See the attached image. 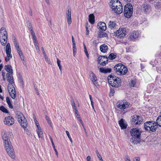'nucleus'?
Returning a JSON list of instances; mask_svg holds the SVG:
<instances>
[{
	"instance_id": "36",
	"label": "nucleus",
	"mask_w": 161,
	"mask_h": 161,
	"mask_svg": "<svg viewBox=\"0 0 161 161\" xmlns=\"http://www.w3.org/2000/svg\"><path fill=\"white\" fill-rule=\"evenodd\" d=\"M108 57H106L105 60H103V61L102 62H100L99 61V63H98L101 65H104L108 63Z\"/></svg>"
},
{
	"instance_id": "42",
	"label": "nucleus",
	"mask_w": 161,
	"mask_h": 161,
	"mask_svg": "<svg viewBox=\"0 0 161 161\" xmlns=\"http://www.w3.org/2000/svg\"><path fill=\"white\" fill-rule=\"evenodd\" d=\"M30 31L31 32V34L32 35V39H33L34 38H36V36L35 35V33L33 31V29H31Z\"/></svg>"
},
{
	"instance_id": "3",
	"label": "nucleus",
	"mask_w": 161,
	"mask_h": 161,
	"mask_svg": "<svg viewBox=\"0 0 161 161\" xmlns=\"http://www.w3.org/2000/svg\"><path fill=\"white\" fill-rule=\"evenodd\" d=\"M108 80L109 83L113 87L118 88L121 86V80L119 77L110 75L108 76Z\"/></svg>"
},
{
	"instance_id": "29",
	"label": "nucleus",
	"mask_w": 161,
	"mask_h": 161,
	"mask_svg": "<svg viewBox=\"0 0 161 161\" xmlns=\"http://www.w3.org/2000/svg\"><path fill=\"white\" fill-rule=\"evenodd\" d=\"M156 124L157 126L158 125L161 127V116H159L157 118L156 121Z\"/></svg>"
},
{
	"instance_id": "49",
	"label": "nucleus",
	"mask_w": 161,
	"mask_h": 161,
	"mask_svg": "<svg viewBox=\"0 0 161 161\" xmlns=\"http://www.w3.org/2000/svg\"><path fill=\"white\" fill-rule=\"evenodd\" d=\"M35 122L36 123V126L37 127V129H40L41 128V127L40 126L39 124V123L37 122V121L36 120L35 121Z\"/></svg>"
},
{
	"instance_id": "43",
	"label": "nucleus",
	"mask_w": 161,
	"mask_h": 161,
	"mask_svg": "<svg viewBox=\"0 0 161 161\" xmlns=\"http://www.w3.org/2000/svg\"><path fill=\"white\" fill-rule=\"evenodd\" d=\"M44 57L45 58V60L46 62L48 64H51V62L50 61V59H48L47 55H44Z\"/></svg>"
},
{
	"instance_id": "63",
	"label": "nucleus",
	"mask_w": 161,
	"mask_h": 161,
	"mask_svg": "<svg viewBox=\"0 0 161 161\" xmlns=\"http://www.w3.org/2000/svg\"><path fill=\"white\" fill-rule=\"evenodd\" d=\"M41 49L42 51V52L43 54L44 55H46V53L44 50V48L43 47H42Z\"/></svg>"
},
{
	"instance_id": "33",
	"label": "nucleus",
	"mask_w": 161,
	"mask_h": 161,
	"mask_svg": "<svg viewBox=\"0 0 161 161\" xmlns=\"http://www.w3.org/2000/svg\"><path fill=\"white\" fill-rule=\"evenodd\" d=\"M116 57V54L114 53H111L109 55L108 58L109 59L113 60Z\"/></svg>"
},
{
	"instance_id": "23",
	"label": "nucleus",
	"mask_w": 161,
	"mask_h": 161,
	"mask_svg": "<svg viewBox=\"0 0 161 161\" xmlns=\"http://www.w3.org/2000/svg\"><path fill=\"white\" fill-rule=\"evenodd\" d=\"M100 72L101 73H110L111 71V68H101L100 69Z\"/></svg>"
},
{
	"instance_id": "21",
	"label": "nucleus",
	"mask_w": 161,
	"mask_h": 161,
	"mask_svg": "<svg viewBox=\"0 0 161 161\" xmlns=\"http://www.w3.org/2000/svg\"><path fill=\"white\" fill-rule=\"evenodd\" d=\"M92 78H91V80L93 82V84L94 85L97 86H98V85H97V78L96 77V76L95 74H94L93 72L92 73Z\"/></svg>"
},
{
	"instance_id": "5",
	"label": "nucleus",
	"mask_w": 161,
	"mask_h": 161,
	"mask_svg": "<svg viewBox=\"0 0 161 161\" xmlns=\"http://www.w3.org/2000/svg\"><path fill=\"white\" fill-rule=\"evenodd\" d=\"M144 128L146 130L154 132L156 131L158 127L156 122L151 121L145 122L144 124Z\"/></svg>"
},
{
	"instance_id": "47",
	"label": "nucleus",
	"mask_w": 161,
	"mask_h": 161,
	"mask_svg": "<svg viewBox=\"0 0 161 161\" xmlns=\"http://www.w3.org/2000/svg\"><path fill=\"white\" fill-rule=\"evenodd\" d=\"M84 49L85 53L86 54V56L87 57H88L89 54L88 53V52L87 51L86 46L84 44Z\"/></svg>"
},
{
	"instance_id": "35",
	"label": "nucleus",
	"mask_w": 161,
	"mask_h": 161,
	"mask_svg": "<svg viewBox=\"0 0 161 161\" xmlns=\"http://www.w3.org/2000/svg\"><path fill=\"white\" fill-rule=\"evenodd\" d=\"M11 53V49L10 45L9 43H8L6 46V53Z\"/></svg>"
},
{
	"instance_id": "19",
	"label": "nucleus",
	"mask_w": 161,
	"mask_h": 161,
	"mask_svg": "<svg viewBox=\"0 0 161 161\" xmlns=\"http://www.w3.org/2000/svg\"><path fill=\"white\" fill-rule=\"evenodd\" d=\"M4 69L5 70L11 74L12 75L13 74V72L12 67L10 65H6L4 66Z\"/></svg>"
},
{
	"instance_id": "31",
	"label": "nucleus",
	"mask_w": 161,
	"mask_h": 161,
	"mask_svg": "<svg viewBox=\"0 0 161 161\" xmlns=\"http://www.w3.org/2000/svg\"><path fill=\"white\" fill-rule=\"evenodd\" d=\"M49 138H50V140L51 142V143H52V145L53 147V148L56 153V155L57 156V157H58V152L57 151V150L55 148V146L54 143L53 142L52 138V137L50 136H49Z\"/></svg>"
},
{
	"instance_id": "17",
	"label": "nucleus",
	"mask_w": 161,
	"mask_h": 161,
	"mask_svg": "<svg viewBox=\"0 0 161 161\" xmlns=\"http://www.w3.org/2000/svg\"><path fill=\"white\" fill-rule=\"evenodd\" d=\"M113 10L116 14H121L123 11L122 4H121V5H120V6L117 8L116 7V8H115Z\"/></svg>"
},
{
	"instance_id": "40",
	"label": "nucleus",
	"mask_w": 161,
	"mask_h": 161,
	"mask_svg": "<svg viewBox=\"0 0 161 161\" xmlns=\"http://www.w3.org/2000/svg\"><path fill=\"white\" fill-rule=\"evenodd\" d=\"M60 61L58 59V58H57V63L59 69L60 70V71L61 72V70H62V66L60 64Z\"/></svg>"
},
{
	"instance_id": "51",
	"label": "nucleus",
	"mask_w": 161,
	"mask_h": 161,
	"mask_svg": "<svg viewBox=\"0 0 161 161\" xmlns=\"http://www.w3.org/2000/svg\"><path fill=\"white\" fill-rule=\"evenodd\" d=\"M15 47H16V49H19V48H20L19 45L18 43H15V44H14Z\"/></svg>"
},
{
	"instance_id": "7",
	"label": "nucleus",
	"mask_w": 161,
	"mask_h": 161,
	"mask_svg": "<svg viewBox=\"0 0 161 161\" xmlns=\"http://www.w3.org/2000/svg\"><path fill=\"white\" fill-rule=\"evenodd\" d=\"M13 84H8V92L11 97L13 99H14L16 96V92Z\"/></svg>"
},
{
	"instance_id": "9",
	"label": "nucleus",
	"mask_w": 161,
	"mask_h": 161,
	"mask_svg": "<svg viewBox=\"0 0 161 161\" xmlns=\"http://www.w3.org/2000/svg\"><path fill=\"white\" fill-rule=\"evenodd\" d=\"M14 122V119L11 116L6 117L4 120L3 122L5 125L8 126L12 125Z\"/></svg>"
},
{
	"instance_id": "44",
	"label": "nucleus",
	"mask_w": 161,
	"mask_h": 161,
	"mask_svg": "<svg viewBox=\"0 0 161 161\" xmlns=\"http://www.w3.org/2000/svg\"><path fill=\"white\" fill-rule=\"evenodd\" d=\"M26 24L27 27L30 30L31 29H33L31 23L29 22V21H28V22L26 23Z\"/></svg>"
},
{
	"instance_id": "39",
	"label": "nucleus",
	"mask_w": 161,
	"mask_h": 161,
	"mask_svg": "<svg viewBox=\"0 0 161 161\" xmlns=\"http://www.w3.org/2000/svg\"><path fill=\"white\" fill-rule=\"evenodd\" d=\"M0 33H1V34L7 33L5 28L4 27L1 28L0 30Z\"/></svg>"
},
{
	"instance_id": "4",
	"label": "nucleus",
	"mask_w": 161,
	"mask_h": 161,
	"mask_svg": "<svg viewBox=\"0 0 161 161\" xmlns=\"http://www.w3.org/2000/svg\"><path fill=\"white\" fill-rule=\"evenodd\" d=\"M114 71L119 75H124L127 72V68L124 65L121 64L116 65L114 68Z\"/></svg>"
},
{
	"instance_id": "62",
	"label": "nucleus",
	"mask_w": 161,
	"mask_h": 161,
	"mask_svg": "<svg viewBox=\"0 0 161 161\" xmlns=\"http://www.w3.org/2000/svg\"><path fill=\"white\" fill-rule=\"evenodd\" d=\"M87 161H92L91 157L90 156H88L86 158Z\"/></svg>"
},
{
	"instance_id": "56",
	"label": "nucleus",
	"mask_w": 161,
	"mask_h": 161,
	"mask_svg": "<svg viewBox=\"0 0 161 161\" xmlns=\"http://www.w3.org/2000/svg\"><path fill=\"white\" fill-rule=\"evenodd\" d=\"M6 101L7 103L8 104L9 103H11V101L10 100V98L8 97H6Z\"/></svg>"
},
{
	"instance_id": "48",
	"label": "nucleus",
	"mask_w": 161,
	"mask_h": 161,
	"mask_svg": "<svg viewBox=\"0 0 161 161\" xmlns=\"http://www.w3.org/2000/svg\"><path fill=\"white\" fill-rule=\"evenodd\" d=\"M3 40V39H1V38H0V42L2 45L5 46L7 44V42L5 43V42H4V40Z\"/></svg>"
},
{
	"instance_id": "60",
	"label": "nucleus",
	"mask_w": 161,
	"mask_h": 161,
	"mask_svg": "<svg viewBox=\"0 0 161 161\" xmlns=\"http://www.w3.org/2000/svg\"><path fill=\"white\" fill-rule=\"evenodd\" d=\"M66 134L68 136V137L70 141V136L69 135V132L68 131H66Z\"/></svg>"
},
{
	"instance_id": "53",
	"label": "nucleus",
	"mask_w": 161,
	"mask_h": 161,
	"mask_svg": "<svg viewBox=\"0 0 161 161\" xmlns=\"http://www.w3.org/2000/svg\"><path fill=\"white\" fill-rule=\"evenodd\" d=\"M19 55H22L23 54L22 52L21 51L20 48H19V49H17Z\"/></svg>"
},
{
	"instance_id": "30",
	"label": "nucleus",
	"mask_w": 161,
	"mask_h": 161,
	"mask_svg": "<svg viewBox=\"0 0 161 161\" xmlns=\"http://www.w3.org/2000/svg\"><path fill=\"white\" fill-rule=\"evenodd\" d=\"M116 23L113 21H110L108 23L109 27L111 29H112L114 28L115 27Z\"/></svg>"
},
{
	"instance_id": "8",
	"label": "nucleus",
	"mask_w": 161,
	"mask_h": 161,
	"mask_svg": "<svg viewBox=\"0 0 161 161\" xmlns=\"http://www.w3.org/2000/svg\"><path fill=\"white\" fill-rule=\"evenodd\" d=\"M131 122L134 125L140 124L143 121V119L140 116L137 115H134L132 117Z\"/></svg>"
},
{
	"instance_id": "13",
	"label": "nucleus",
	"mask_w": 161,
	"mask_h": 161,
	"mask_svg": "<svg viewBox=\"0 0 161 161\" xmlns=\"http://www.w3.org/2000/svg\"><path fill=\"white\" fill-rule=\"evenodd\" d=\"M110 3H111L110 6L113 10H114L116 7L117 8L120 5H121V3L118 0H111Z\"/></svg>"
},
{
	"instance_id": "50",
	"label": "nucleus",
	"mask_w": 161,
	"mask_h": 161,
	"mask_svg": "<svg viewBox=\"0 0 161 161\" xmlns=\"http://www.w3.org/2000/svg\"><path fill=\"white\" fill-rule=\"evenodd\" d=\"M7 54V56L6 57H8L10 58H12V56L11 54V53H6Z\"/></svg>"
},
{
	"instance_id": "54",
	"label": "nucleus",
	"mask_w": 161,
	"mask_h": 161,
	"mask_svg": "<svg viewBox=\"0 0 161 161\" xmlns=\"http://www.w3.org/2000/svg\"><path fill=\"white\" fill-rule=\"evenodd\" d=\"M20 57V58L21 60L23 61V64H24V57L23 56V54L21 55H19Z\"/></svg>"
},
{
	"instance_id": "46",
	"label": "nucleus",
	"mask_w": 161,
	"mask_h": 161,
	"mask_svg": "<svg viewBox=\"0 0 161 161\" xmlns=\"http://www.w3.org/2000/svg\"><path fill=\"white\" fill-rule=\"evenodd\" d=\"M38 136V137L39 138H41L42 139H44V137L43 136V132H41L40 133H39V134H37Z\"/></svg>"
},
{
	"instance_id": "37",
	"label": "nucleus",
	"mask_w": 161,
	"mask_h": 161,
	"mask_svg": "<svg viewBox=\"0 0 161 161\" xmlns=\"http://www.w3.org/2000/svg\"><path fill=\"white\" fill-rule=\"evenodd\" d=\"M0 110L2 111L3 112L5 113H8V110L6 109L3 106H1L0 107Z\"/></svg>"
},
{
	"instance_id": "11",
	"label": "nucleus",
	"mask_w": 161,
	"mask_h": 161,
	"mask_svg": "<svg viewBox=\"0 0 161 161\" xmlns=\"http://www.w3.org/2000/svg\"><path fill=\"white\" fill-rule=\"evenodd\" d=\"M126 30L125 29H122L121 30L119 29L117 31L115 32V35L120 38H122L124 37L126 35Z\"/></svg>"
},
{
	"instance_id": "28",
	"label": "nucleus",
	"mask_w": 161,
	"mask_h": 161,
	"mask_svg": "<svg viewBox=\"0 0 161 161\" xmlns=\"http://www.w3.org/2000/svg\"><path fill=\"white\" fill-rule=\"evenodd\" d=\"M66 14L68 23L69 25H70V21L69 19L70 18V12L69 11V8L68 9V12Z\"/></svg>"
},
{
	"instance_id": "34",
	"label": "nucleus",
	"mask_w": 161,
	"mask_h": 161,
	"mask_svg": "<svg viewBox=\"0 0 161 161\" xmlns=\"http://www.w3.org/2000/svg\"><path fill=\"white\" fill-rule=\"evenodd\" d=\"M107 57L106 56H100L98 58V63H99V61L100 62L103 61V60H105L106 59V57Z\"/></svg>"
},
{
	"instance_id": "25",
	"label": "nucleus",
	"mask_w": 161,
	"mask_h": 161,
	"mask_svg": "<svg viewBox=\"0 0 161 161\" xmlns=\"http://www.w3.org/2000/svg\"><path fill=\"white\" fill-rule=\"evenodd\" d=\"M119 124L122 129H125L126 128L127 126L124 123V120L123 119H121L119 121Z\"/></svg>"
},
{
	"instance_id": "1",
	"label": "nucleus",
	"mask_w": 161,
	"mask_h": 161,
	"mask_svg": "<svg viewBox=\"0 0 161 161\" xmlns=\"http://www.w3.org/2000/svg\"><path fill=\"white\" fill-rule=\"evenodd\" d=\"M2 138L4 141V145L6 147L7 152L10 157L12 158H14L15 157L14 153L11 142L7 134L4 133L3 135Z\"/></svg>"
},
{
	"instance_id": "59",
	"label": "nucleus",
	"mask_w": 161,
	"mask_h": 161,
	"mask_svg": "<svg viewBox=\"0 0 161 161\" xmlns=\"http://www.w3.org/2000/svg\"><path fill=\"white\" fill-rule=\"evenodd\" d=\"M135 84V82L133 80H132L131 81L130 86L132 87H134Z\"/></svg>"
},
{
	"instance_id": "41",
	"label": "nucleus",
	"mask_w": 161,
	"mask_h": 161,
	"mask_svg": "<svg viewBox=\"0 0 161 161\" xmlns=\"http://www.w3.org/2000/svg\"><path fill=\"white\" fill-rule=\"evenodd\" d=\"M96 153L97 154V157L99 158V159L100 160V161H103L101 155L100 154L97 150L96 151Z\"/></svg>"
},
{
	"instance_id": "15",
	"label": "nucleus",
	"mask_w": 161,
	"mask_h": 161,
	"mask_svg": "<svg viewBox=\"0 0 161 161\" xmlns=\"http://www.w3.org/2000/svg\"><path fill=\"white\" fill-rule=\"evenodd\" d=\"M97 27L103 31H105L106 29L105 23L103 22L98 23L97 24Z\"/></svg>"
},
{
	"instance_id": "26",
	"label": "nucleus",
	"mask_w": 161,
	"mask_h": 161,
	"mask_svg": "<svg viewBox=\"0 0 161 161\" xmlns=\"http://www.w3.org/2000/svg\"><path fill=\"white\" fill-rule=\"evenodd\" d=\"M89 21L92 24H93L95 22V17L93 14H90L89 15Z\"/></svg>"
},
{
	"instance_id": "10",
	"label": "nucleus",
	"mask_w": 161,
	"mask_h": 161,
	"mask_svg": "<svg viewBox=\"0 0 161 161\" xmlns=\"http://www.w3.org/2000/svg\"><path fill=\"white\" fill-rule=\"evenodd\" d=\"M71 105L72 106V108L74 110V111L75 112V114L76 115V117L77 119H79V120L80 121V123H81V124L83 126V122L82 121L81 119V118L80 116V115H79V113L77 108L75 106V103L74 102H72Z\"/></svg>"
},
{
	"instance_id": "64",
	"label": "nucleus",
	"mask_w": 161,
	"mask_h": 161,
	"mask_svg": "<svg viewBox=\"0 0 161 161\" xmlns=\"http://www.w3.org/2000/svg\"><path fill=\"white\" fill-rule=\"evenodd\" d=\"M134 161H139L140 158L139 157H136L133 159Z\"/></svg>"
},
{
	"instance_id": "45",
	"label": "nucleus",
	"mask_w": 161,
	"mask_h": 161,
	"mask_svg": "<svg viewBox=\"0 0 161 161\" xmlns=\"http://www.w3.org/2000/svg\"><path fill=\"white\" fill-rule=\"evenodd\" d=\"M45 119H46V120L47 121V122L48 123V124L50 125H51V120H50L49 117L48 116L46 115L45 116Z\"/></svg>"
},
{
	"instance_id": "24",
	"label": "nucleus",
	"mask_w": 161,
	"mask_h": 161,
	"mask_svg": "<svg viewBox=\"0 0 161 161\" xmlns=\"http://www.w3.org/2000/svg\"><path fill=\"white\" fill-rule=\"evenodd\" d=\"M72 45H73V54L74 56H75V54L76 53V44L75 43V41L74 40V38L73 36H72Z\"/></svg>"
},
{
	"instance_id": "12",
	"label": "nucleus",
	"mask_w": 161,
	"mask_h": 161,
	"mask_svg": "<svg viewBox=\"0 0 161 161\" xmlns=\"http://www.w3.org/2000/svg\"><path fill=\"white\" fill-rule=\"evenodd\" d=\"M117 107L121 109H124L128 108L129 106V103L127 102H119L117 103Z\"/></svg>"
},
{
	"instance_id": "20",
	"label": "nucleus",
	"mask_w": 161,
	"mask_h": 161,
	"mask_svg": "<svg viewBox=\"0 0 161 161\" xmlns=\"http://www.w3.org/2000/svg\"><path fill=\"white\" fill-rule=\"evenodd\" d=\"M100 51L103 53H105L108 50V47L107 45L103 44L101 45L100 47Z\"/></svg>"
},
{
	"instance_id": "52",
	"label": "nucleus",
	"mask_w": 161,
	"mask_h": 161,
	"mask_svg": "<svg viewBox=\"0 0 161 161\" xmlns=\"http://www.w3.org/2000/svg\"><path fill=\"white\" fill-rule=\"evenodd\" d=\"M33 40L34 43L35 45H37L38 44V42L37 41V40H36V38L33 39Z\"/></svg>"
},
{
	"instance_id": "32",
	"label": "nucleus",
	"mask_w": 161,
	"mask_h": 161,
	"mask_svg": "<svg viewBox=\"0 0 161 161\" xmlns=\"http://www.w3.org/2000/svg\"><path fill=\"white\" fill-rule=\"evenodd\" d=\"M142 7L144 9L145 12H147L150 8L149 5L147 4H143Z\"/></svg>"
},
{
	"instance_id": "58",
	"label": "nucleus",
	"mask_w": 161,
	"mask_h": 161,
	"mask_svg": "<svg viewBox=\"0 0 161 161\" xmlns=\"http://www.w3.org/2000/svg\"><path fill=\"white\" fill-rule=\"evenodd\" d=\"M35 47H36V50H37L38 52H39L40 50L39 49V47L38 45L37 44V45H35Z\"/></svg>"
},
{
	"instance_id": "18",
	"label": "nucleus",
	"mask_w": 161,
	"mask_h": 161,
	"mask_svg": "<svg viewBox=\"0 0 161 161\" xmlns=\"http://www.w3.org/2000/svg\"><path fill=\"white\" fill-rule=\"evenodd\" d=\"M139 35V33L138 32L134 31L130 35V37L131 40H134L138 38Z\"/></svg>"
},
{
	"instance_id": "27",
	"label": "nucleus",
	"mask_w": 161,
	"mask_h": 161,
	"mask_svg": "<svg viewBox=\"0 0 161 161\" xmlns=\"http://www.w3.org/2000/svg\"><path fill=\"white\" fill-rule=\"evenodd\" d=\"M2 35V38L1 39H3V40H4V42H5V43L7 42L8 41V35L7 33H6L5 34H1Z\"/></svg>"
},
{
	"instance_id": "2",
	"label": "nucleus",
	"mask_w": 161,
	"mask_h": 161,
	"mask_svg": "<svg viewBox=\"0 0 161 161\" xmlns=\"http://www.w3.org/2000/svg\"><path fill=\"white\" fill-rule=\"evenodd\" d=\"M142 132V130L136 128H134L130 130V133L132 138L130 141L133 144L136 145L140 143Z\"/></svg>"
},
{
	"instance_id": "14",
	"label": "nucleus",
	"mask_w": 161,
	"mask_h": 161,
	"mask_svg": "<svg viewBox=\"0 0 161 161\" xmlns=\"http://www.w3.org/2000/svg\"><path fill=\"white\" fill-rule=\"evenodd\" d=\"M18 121L23 128L25 129L27 127V120L24 117V118L21 119L19 120Z\"/></svg>"
},
{
	"instance_id": "57",
	"label": "nucleus",
	"mask_w": 161,
	"mask_h": 161,
	"mask_svg": "<svg viewBox=\"0 0 161 161\" xmlns=\"http://www.w3.org/2000/svg\"><path fill=\"white\" fill-rule=\"evenodd\" d=\"M13 42H14V44H15V43H18L17 42L16 39L14 36H13Z\"/></svg>"
},
{
	"instance_id": "16",
	"label": "nucleus",
	"mask_w": 161,
	"mask_h": 161,
	"mask_svg": "<svg viewBox=\"0 0 161 161\" xmlns=\"http://www.w3.org/2000/svg\"><path fill=\"white\" fill-rule=\"evenodd\" d=\"M12 75L9 73L6 74V78L7 81L10 84H13L14 83V78Z\"/></svg>"
},
{
	"instance_id": "22",
	"label": "nucleus",
	"mask_w": 161,
	"mask_h": 161,
	"mask_svg": "<svg viewBox=\"0 0 161 161\" xmlns=\"http://www.w3.org/2000/svg\"><path fill=\"white\" fill-rule=\"evenodd\" d=\"M16 118L17 121L20 120L21 119L24 118V116L23 114L19 111H16L15 113Z\"/></svg>"
},
{
	"instance_id": "38",
	"label": "nucleus",
	"mask_w": 161,
	"mask_h": 161,
	"mask_svg": "<svg viewBox=\"0 0 161 161\" xmlns=\"http://www.w3.org/2000/svg\"><path fill=\"white\" fill-rule=\"evenodd\" d=\"M98 36L99 37H103L106 36H107V34L105 32L101 31L99 32V33L98 34Z\"/></svg>"
},
{
	"instance_id": "61",
	"label": "nucleus",
	"mask_w": 161,
	"mask_h": 161,
	"mask_svg": "<svg viewBox=\"0 0 161 161\" xmlns=\"http://www.w3.org/2000/svg\"><path fill=\"white\" fill-rule=\"evenodd\" d=\"M5 72H4L3 71H2V76H3V80H6V79L5 78Z\"/></svg>"
},
{
	"instance_id": "6",
	"label": "nucleus",
	"mask_w": 161,
	"mask_h": 161,
	"mask_svg": "<svg viewBox=\"0 0 161 161\" xmlns=\"http://www.w3.org/2000/svg\"><path fill=\"white\" fill-rule=\"evenodd\" d=\"M124 15L127 18H130L133 13V7L130 3H128L124 7Z\"/></svg>"
},
{
	"instance_id": "55",
	"label": "nucleus",
	"mask_w": 161,
	"mask_h": 161,
	"mask_svg": "<svg viewBox=\"0 0 161 161\" xmlns=\"http://www.w3.org/2000/svg\"><path fill=\"white\" fill-rule=\"evenodd\" d=\"M19 79L20 82L22 83V84L23 85L24 84V82L23 80L22 77L21 76V75L19 76Z\"/></svg>"
}]
</instances>
